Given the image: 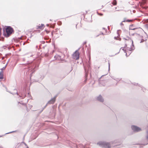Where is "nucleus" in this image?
Returning a JSON list of instances; mask_svg holds the SVG:
<instances>
[{
    "instance_id": "3",
    "label": "nucleus",
    "mask_w": 148,
    "mask_h": 148,
    "mask_svg": "<svg viewBox=\"0 0 148 148\" xmlns=\"http://www.w3.org/2000/svg\"><path fill=\"white\" fill-rule=\"evenodd\" d=\"M6 31L7 34V35L8 36L12 34L13 31V29L10 27H8L6 28Z\"/></svg>"
},
{
    "instance_id": "6",
    "label": "nucleus",
    "mask_w": 148,
    "mask_h": 148,
    "mask_svg": "<svg viewBox=\"0 0 148 148\" xmlns=\"http://www.w3.org/2000/svg\"><path fill=\"white\" fill-rule=\"evenodd\" d=\"M56 96H55L53 98H52L48 102V103L49 104H53L55 101Z\"/></svg>"
},
{
    "instance_id": "16",
    "label": "nucleus",
    "mask_w": 148,
    "mask_h": 148,
    "mask_svg": "<svg viewBox=\"0 0 148 148\" xmlns=\"http://www.w3.org/2000/svg\"><path fill=\"white\" fill-rule=\"evenodd\" d=\"M116 3H115V2L113 3V4L114 5H116Z\"/></svg>"
},
{
    "instance_id": "15",
    "label": "nucleus",
    "mask_w": 148,
    "mask_h": 148,
    "mask_svg": "<svg viewBox=\"0 0 148 148\" xmlns=\"http://www.w3.org/2000/svg\"><path fill=\"white\" fill-rule=\"evenodd\" d=\"M122 22H122L121 23V24H120V25H123V24L122 23Z\"/></svg>"
},
{
    "instance_id": "11",
    "label": "nucleus",
    "mask_w": 148,
    "mask_h": 148,
    "mask_svg": "<svg viewBox=\"0 0 148 148\" xmlns=\"http://www.w3.org/2000/svg\"><path fill=\"white\" fill-rule=\"evenodd\" d=\"M131 21V20H124L122 22H130Z\"/></svg>"
},
{
    "instance_id": "8",
    "label": "nucleus",
    "mask_w": 148,
    "mask_h": 148,
    "mask_svg": "<svg viewBox=\"0 0 148 148\" xmlns=\"http://www.w3.org/2000/svg\"><path fill=\"white\" fill-rule=\"evenodd\" d=\"M3 78V72L2 71L0 72V79H2Z\"/></svg>"
},
{
    "instance_id": "9",
    "label": "nucleus",
    "mask_w": 148,
    "mask_h": 148,
    "mask_svg": "<svg viewBox=\"0 0 148 148\" xmlns=\"http://www.w3.org/2000/svg\"><path fill=\"white\" fill-rule=\"evenodd\" d=\"M44 26V24H41V25L40 26H38L37 27H38L37 28L38 29H42V27Z\"/></svg>"
},
{
    "instance_id": "17",
    "label": "nucleus",
    "mask_w": 148,
    "mask_h": 148,
    "mask_svg": "<svg viewBox=\"0 0 148 148\" xmlns=\"http://www.w3.org/2000/svg\"><path fill=\"white\" fill-rule=\"evenodd\" d=\"M109 64V69H110V64L109 63H108Z\"/></svg>"
},
{
    "instance_id": "18",
    "label": "nucleus",
    "mask_w": 148,
    "mask_h": 148,
    "mask_svg": "<svg viewBox=\"0 0 148 148\" xmlns=\"http://www.w3.org/2000/svg\"><path fill=\"white\" fill-rule=\"evenodd\" d=\"M135 29V28H134V29H131L132 30H134Z\"/></svg>"
},
{
    "instance_id": "4",
    "label": "nucleus",
    "mask_w": 148,
    "mask_h": 148,
    "mask_svg": "<svg viewBox=\"0 0 148 148\" xmlns=\"http://www.w3.org/2000/svg\"><path fill=\"white\" fill-rule=\"evenodd\" d=\"M73 58L74 59L77 60L79 58V53L77 51H76L73 55Z\"/></svg>"
},
{
    "instance_id": "7",
    "label": "nucleus",
    "mask_w": 148,
    "mask_h": 148,
    "mask_svg": "<svg viewBox=\"0 0 148 148\" xmlns=\"http://www.w3.org/2000/svg\"><path fill=\"white\" fill-rule=\"evenodd\" d=\"M97 99L101 102H103V99L101 95H99L97 97Z\"/></svg>"
},
{
    "instance_id": "12",
    "label": "nucleus",
    "mask_w": 148,
    "mask_h": 148,
    "mask_svg": "<svg viewBox=\"0 0 148 148\" xmlns=\"http://www.w3.org/2000/svg\"><path fill=\"white\" fill-rule=\"evenodd\" d=\"M6 65H7V64L5 66L3 67V68H2L1 70L4 69L5 68Z\"/></svg>"
},
{
    "instance_id": "1",
    "label": "nucleus",
    "mask_w": 148,
    "mask_h": 148,
    "mask_svg": "<svg viewBox=\"0 0 148 148\" xmlns=\"http://www.w3.org/2000/svg\"><path fill=\"white\" fill-rule=\"evenodd\" d=\"M129 42H130V44L132 45V46H130V47H127V45H125V46L124 48H121V49H122L124 51V52L126 53V55L127 56V55L128 54L129 55L131 53V51L133 50L134 49V45H133V41L130 38H129L128 40Z\"/></svg>"
},
{
    "instance_id": "5",
    "label": "nucleus",
    "mask_w": 148,
    "mask_h": 148,
    "mask_svg": "<svg viewBox=\"0 0 148 148\" xmlns=\"http://www.w3.org/2000/svg\"><path fill=\"white\" fill-rule=\"evenodd\" d=\"M132 129L133 131L136 132H139L141 130L140 128L134 125L132 126Z\"/></svg>"
},
{
    "instance_id": "14",
    "label": "nucleus",
    "mask_w": 148,
    "mask_h": 148,
    "mask_svg": "<svg viewBox=\"0 0 148 148\" xmlns=\"http://www.w3.org/2000/svg\"><path fill=\"white\" fill-rule=\"evenodd\" d=\"M15 131H12V132H8V133H6V134H9V133H12V132H14Z\"/></svg>"
},
{
    "instance_id": "10",
    "label": "nucleus",
    "mask_w": 148,
    "mask_h": 148,
    "mask_svg": "<svg viewBox=\"0 0 148 148\" xmlns=\"http://www.w3.org/2000/svg\"><path fill=\"white\" fill-rule=\"evenodd\" d=\"M146 139L148 140V131L147 132V135L146 136Z\"/></svg>"
},
{
    "instance_id": "13",
    "label": "nucleus",
    "mask_w": 148,
    "mask_h": 148,
    "mask_svg": "<svg viewBox=\"0 0 148 148\" xmlns=\"http://www.w3.org/2000/svg\"><path fill=\"white\" fill-rule=\"evenodd\" d=\"M24 144L25 145V146L27 148H28V146H27V144L26 143H24Z\"/></svg>"
},
{
    "instance_id": "2",
    "label": "nucleus",
    "mask_w": 148,
    "mask_h": 148,
    "mask_svg": "<svg viewBox=\"0 0 148 148\" xmlns=\"http://www.w3.org/2000/svg\"><path fill=\"white\" fill-rule=\"evenodd\" d=\"M97 144L99 146L103 148H110L111 147V146L110 144L107 143L100 141L97 143Z\"/></svg>"
},
{
    "instance_id": "19",
    "label": "nucleus",
    "mask_w": 148,
    "mask_h": 148,
    "mask_svg": "<svg viewBox=\"0 0 148 148\" xmlns=\"http://www.w3.org/2000/svg\"><path fill=\"white\" fill-rule=\"evenodd\" d=\"M47 26H48V25L47 24Z\"/></svg>"
}]
</instances>
